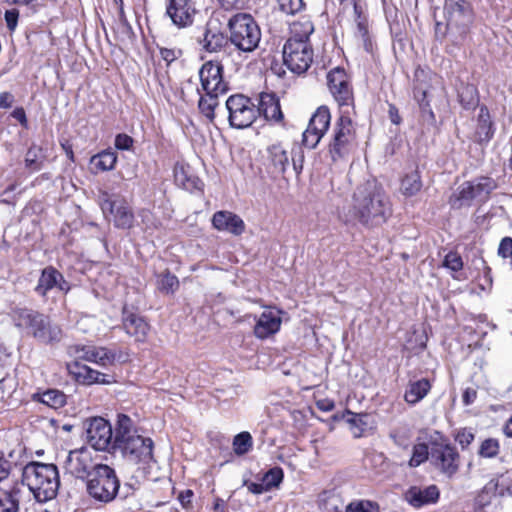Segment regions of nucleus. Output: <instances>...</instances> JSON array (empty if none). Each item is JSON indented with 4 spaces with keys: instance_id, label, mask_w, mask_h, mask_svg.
Returning <instances> with one entry per match:
<instances>
[{
    "instance_id": "f257e3e1",
    "label": "nucleus",
    "mask_w": 512,
    "mask_h": 512,
    "mask_svg": "<svg viewBox=\"0 0 512 512\" xmlns=\"http://www.w3.org/2000/svg\"><path fill=\"white\" fill-rule=\"evenodd\" d=\"M391 215V202L383 187L376 180H367L355 189L346 221H356L367 228H375L386 223Z\"/></svg>"
},
{
    "instance_id": "f03ea898",
    "label": "nucleus",
    "mask_w": 512,
    "mask_h": 512,
    "mask_svg": "<svg viewBox=\"0 0 512 512\" xmlns=\"http://www.w3.org/2000/svg\"><path fill=\"white\" fill-rule=\"evenodd\" d=\"M154 442L138 433L134 421L126 414H118L115 423L114 451L131 464L147 465L154 460Z\"/></svg>"
},
{
    "instance_id": "7ed1b4c3",
    "label": "nucleus",
    "mask_w": 512,
    "mask_h": 512,
    "mask_svg": "<svg viewBox=\"0 0 512 512\" xmlns=\"http://www.w3.org/2000/svg\"><path fill=\"white\" fill-rule=\"evenodd\" d=\"M39 503H46L54 499L58 493L60 479L58 469L54 464L30 462L22 471V482Z\"/></svg>"
},
{
    "instance_id": "20e7f679",
    "label": "nucleus",
    "mask_w": 512,
    "mask_h": 512,
    "mask_svg": "<svg viewBox=\"0 0 512 512\" xmlns=\"http://www.w3.org/2000/svg\"><path fill=\"white\" fill-rule=\"evenodd\" d=\"M14 325L43 344L53 345L61 341L63 332L59 325L39 311L15 308L11 312Z\"/></svg>"
},
{
    "instance_id": "39448f33",
    "label": "nucleus",
    "mask_w": 512,
    "mask_h": 512,
    "mask_svg": "<svg viewBox=\"0 0 512 512\" xmlns=\"http://www.w3.org/2000/svg\"><path fill=\"white\" fill-rule=\"evenodd\" d=\"M120 481L114 468L107 464H97L86 480V491L90 497L100 502H110L117 496Z\"/></svg>"
},
{
    "instance_id": "423d86ee",
    "label": "nucleus",
    "mask_w": 512,
    "mask_h": 512,
    "mask_svg": "<svg viewBox=\"0 0 512 512\" xmlns=\"http://www.w3.org/2000/svg\"><path fill=\"white\" fill-rule=\"evenodd\" d=\"M230 41L243 52L255 50L261 39V31L250 14L238 13L228 22Z\"/></svg>"
},
{
    "instance_id": "0eeeda50",
    "label": "nucleus",
    "mask_w": 512,
    "mask_h": 512,
    "mask_svg": "<svg viewBox=\"0 0 512 512\" xmlns=\"http://www.w3.org/2000/svg\"><path fill=\"white\" fill-rule=\"evenodd\" d=\"M498 187L495 179L480 176L463 182L450 197L449 203L455 209L471 206L473 201L486 202L490 194Z\"/></svg>"
},
{
    "instance_id": "6e6552de",
    "label": "nucleus",
    "mask_w": 512,
    "mask_h": 512,
    "mask_svg": "<svg viewBox=\"0 0 512 512\" xmlns=\"http://www.w3.org/2000/svg\"><path fill=\"white\" fill-rule=\"evenodd\" d=\"M355 141V129L351 118L342 114L334 124L328 153L333 162L344 159L352 150Z\"/></svg>"
},
{
    "instance_id": "1a4fd4ad",
    "label": "nucleus",
    "mask_w": 512,
    "mask_h": 512,
    "mask_svg": "<svg viewBox=\"0 0 512 512\" xmlns=\"http://www.w3.org/2000/svg\"><path fill=\"white\" fill-rule=\"evenodd\" d=\"M283 61L289 70L302 74L313 62V49L310 41L288 39L283 46Z\"/></svg>"
},
{
    "instance_id": "9d476101",
    "label": "nucleus",
    "mask_w": 512,
    "mask_h": 512,
    "mask_svg": "<svg viewBox=\"0 0 512 512\" xmlns=\"http://www.w3.org/2000/svg\"><path fill=\"white\" fill-rule=\"evenodd\" d=\"M226 108L229 112V123L237 129H244L252 125L258 115L254 103L244 95L236 94L230 96L226 101Z\"/></svg>"
},
{
    "instance_id": "9b49d317",
    "label": "nucleus",
    "mask_w": 512,
    "mask_h": 512,
    "mask_svg": "<svg viewBox=\"0 0 512 512\" xmlns=\"http://www.w3.org/2000/svg\"><path fill=\"white\" fill-rule=\"evenodd\" d=\"M430 461L440 473L451 479L460 467V454L451 444H434L430 451Z\"/></svg>"
},
{
    "instance_id": "f8f14e48",
    "label": "nucleus",
    "mask_w": 512,
    "mask_h": 512,
    "mask_svg": "<svg viewBox=\"0 0 512 512\" xmlns=\"http://www.w3.org/2000/svg\"><path fill=\"white\" fill-rule=\"evenodd\" d=\"M114 435L111 424L102 417L92 418L86 428V439L98 451H114Z\"/></svg>"
},
{
    "instance_id": "ddd939ff",
    "label": "nucleus",
    "mask_w": 512,
    "mask_h": 512,
    "mask_svg": "<svg viewBox=\"0 0 512 512\" xmlns=\"http://www.w3.org/2000/svg\"><path fill=\"white\" fill-rule=\"evenodd\" d=\"M166 14L178 28H187L201 17L202 11L195 0H168Z\"/></svg>"
},
{
    "instance_id": "4468645a",
    "label": "nucleus",
    "mask_w": 512,
    "mask_h": 512,
    "mask_svg": "<svg viewBox=\"0 0 512 512\" xmlns=\"http://www.w3.org/2000/svg\"><path fill=\"white\" fill-rule=\"evenodd\" d=\"M201 88L206 95H224L228 92V83L223 79V66L208 61L199 70Z\"/></svg>"
},
{
    "instance_id": "2eb2a0df",
    "label": "nucleus",
    "mask_w": 512,
    "mask_h": 512,
    "mask_svg": "<svg viewBox=\"0 0 512 512\" xmlns=\"http://www.w3.org/2000/svg\"><path fill=\"white\" fill-rule=\"evenodd\" d=\"M98 201L104 213L109 212L113 215V222L116 227L122 229L132 227L134 215L127 203L112 199V195L107 192H101Z\"/></svg>"
},
{
    "instance_id": "dca6fc26",
    "label": "nucleus",
    "mask_w": 512,
    "mask_h": 512,
    "mask_svg": "<svg viewBox=\"0 0 512 512\" xmlns=\"http://www.w3.org/2000/svg\"><path fill=\"white\" fill-rule=\"evenodd\" d=\"M97 464L93 462L91 452L81 448L68 453L64 467L71 475L86 481Z\"/></svg>"
},
{
    "instance_id": "f3484780",
    "label": "nucleus",
    "mask_w": 512,
    "mask_h": 512,
    "mask_svg": "<svg viewBox=\"0 0 512 512\" xmlns=\"http://www.w3.org/2000/svg\"><path fill=\"white\" fill-rule=\"evenodd\" d=\"M77 358L88 362H94L100 366L113 365L116 361L124 362L126 356L122 352L106 347L81 346L76 349Z\"/></svg>"
},
{
    "instance_id": "a211bd4d",
    "label": "nucleus",
    "mask_w": 512,
    "mask_h": 512,
    "mask_svg": "<svg viewBox=\"0 0 512 512\" xmlns=\"http://www.w3.org/2000/svg\"><path fill=\"white\" fill-rule=\"evenodd\" d=\"M54 289L66 294L70 290V284L56 268L47 266L41 272L35 292L42 298H47L48 293Z\"/></svg>"
},
{
    "instance_id": "6ab92c4d",
    "label": "nucleus",
    "mask_w": 512,
    "mask_h": 512,
    "mask_svg": "<svg viewBox=\"0 0 512 512\" xmlns=\"http://www.w3.org/2000/svg\"><path fill=\"white\" fill-rule=\"evenodd\" d=\"M327 81L332 95L340 106H347L352 102V91L344 70L339 68L332 70L327 75Z\"/></svg>"
},
{
    "instance_id": "aec40b11",
    "label": "nucleus",
    "mask_w": 512,
    "mask_h": 512,
    "mask_svg": "<svg viewBox=\"0 0 512 512\" xmlns=\"http://www.w3.org/2000/svg\"><path fill=\"white\" fill-rule=\"evenodd\" d=\"M281 311L267 309L257 318L254 326V335L259 339H266L277 333L281 327Z\"/></svg>"
},
{
    "instance_id": "412c9836",
    "label": "nucleus",
    "mask_w": 512,
    "mask_h": 512,
    "mask_svg": "<svg viewBox=\"0 0 512 512\" xmlns=\"http://www.w3.org/2000/svg\"><path fill=\"white\" fill-rule=\"evenodd\" d=\"M212 225L218 231L231 233L235 236L241 235L245 230L244 221L235 213L230 211H218L212 217Z\"/></svg>"
},
{
    "instance_id": "4be33fe9",
    "label": "nucleus",
    "mask_w": 512,
    "mask_h": 512,
    "mask_svg": "<svg viewBox=\"0 0 512 512\" xmlns=\"http://www.w3.org/2000/svg\"><path fill=\"white\" fill-rule=\"evenodd\" d=\"M267 169L268 172L277 177L285 173L287 167L289 166V156L287 150L282 146V144H272L267 150Z\"/></svg>"
},
{
    "instance_id": "5701e85b",
    "label": "nucleus",
    "mask_w": 512,
    "mask_h": 512,
    "mask_svg": "<svg viewBox=\"0 0 512 512\" xmlns=\"http://www.w3.org/2000/svg\"><path fill=\"white\" fill-rule=\"evenodd\" d=\"M70 371L75 376L76 380L84 385L111 384L114 382L111 375L101 373L87 365H82L78 361H75Z\"/></svg>"
},
{
    "instance_id": "b1692460",
    "label": "nucleus",
    "mask_w": 512,
    "mask_h": 512,
    "mask_svg": "<svg viewBox=\"0 0 512 512\" xmlns=\"http://www.w3.org/2000/svg\"><path fill=\"white\" fill-rule=\"evenodd\" d=\"M438 498L439 489L436 485L425 488L413 486L405 493L407 502L416 508L435 503Z\"/></svg>"
},
{
    "instance_id": "393cba45",
    "label": "nucleus",
    "mask_w": 512,
    "mask_h": 512,
    "mask_svg": "<svg viewBox=\"0 0 512 512\" xmlns=\"http://www.w3.org/2000/svg\"><path fill=\"white\" fill-rule=\"evenodd\" d=\"M25 494L26 489L18 482L9 489L0 491V512H19V504Z\"/></svg>"
},
{
    "instance_id": "a878e982",
    "label": "nucleus",
    "mask_w": 512,
    "mask_h": 512,
    "mask_svg": "<svg viewBox=\"0 0 512 512\" xmlns=\"http://www.w3.org/2000/svg\"><path fill=\"white\" fill-rule=\"evenodd\" d=\"M174 179L177 185L185 190H201L203 183L194 174L193 169L184 163H177L174 167Z\"/></svg>"
},
{
    "instance_id": "bb28decb",
    "label": "nucleus",
    "mask_w": 512,
    "mask_h": 512,
    "mask_svg": "<svg viewBox=\"0 0 512 512\" xmlns=\"http://www.w3.org/2000/svg\"><path fill=\"white\" fill-rule=\"evenodd\" d=\"M256 109L258 114L261 113L269 121L281 122L283 120L279 99L272 93H262Z\"/></svg>"
},
{
    "instance_id": "cd10ccee",
    "label": "nucleus",
    "mask_w": 512,
    "mask_h": 512,
    "mask_svg": "<svg viewBox=\"0 0 512 512\" xmlns=\"http://www.w3.org/2000/svg\"><path fill=\"white\" fill-rule=\"evenodd\" d=\"M123 328L125 332L137 341L143 342L149 332L148 323L139 315L124 311Z\"/></svg>"
},
{
    "instance_id": "c85d7f7f",
    "label": "nucleus",
    "mask_w": 512,
    "mask_h": 512,
    "mask_svg": "<svg viewBox=\"0 0 512 512\" xmlns=\"http://www.w3.org/2000/svg\"><path fill=\"white\" fill-rule=\"evenodd\" d=\"M343 419L350 425V430L354 437H361L364 432L370 428L371 426V416L367 413H353L350 410H346V412L342 416Z\"/></svg>"
},
{
    "instance_id": "c756f323",
    "label": "nucleus",
    "mask_w": 512,
    "mask_h": 512,
    "mask_svg": "<svg viewBox=\"0 0 512 512\" xmlns=\"http://www.w3.org/2000/svg\"><path fill=\"white\" fill-rule=\"evenodd\" d=\"M449 26L465 24L469 20V11L464 2L448 0L445 4Z\"/></svg>"
},
{
    "instance_id": "7c9ffc66",
    "label": "nucleus",
    "mask_w": 512,
    "mask_h": 512,
    "mask_svg": "<svg viewBox=\"0 0 512 512\" xmlns=\"http://www.w3.org/2000/svg\"><path fill=\"white\" fill-rule=\"evenodd\" d=\"M199 43L207 52H217L226 45L227 39L223 33L213 29L211 24L208 23L203 38L199 40Z\"/></svg>"
},
{
    "instance_id": "2f4dec72",
    "label": "nucleus",
    "mask_w": 512,
    "mask_h": 512,
    "mask_svg": "<svg viewBox=\"0 0 512 512\" xmlns=\"http://www.w3.org/2000/svg\"><path fill=\"white\" fill-rule=\"evenodd\" d=\"M430 389L431 384L427 379L410 382L405 391V401L409 404H416L428 394Z\"/></svg>"
},
{
    "instance_id": "473e14b6",
    "label": "nucleus",
    "mask_w": 512,
    "mask_h": 512,
    "mask_svg": "<svg viewBox=\"0 0 512 512\" xmlns=\"http://www.w3.org/2000/svg\"><path fill=\"white\" fill-rule=\"evenodd\" d=\"M494 135L493 122L487 107L482 106L478 115L476 136L479 142H488Z\"/></svg>"
},
{
    "instance_id": "72a5a7b5",
    "label": "nucleus",
    "mask_w": 512,
    "mask_h": 512,
    "mask_svg": "<svg viewBox=\"0 0 512 512\" xmlns=\"http://www.w3.org/2000/svg\"><path fill=\"white\" fill-rule=\"evenodd\" d=\"M117 162V155L113 151L105 150L94 156L90 164L94 172H104L112 170Z\"/></svg>"
},
{
    "instance_id": "f704fd0d",
    "label": "nucleus",
    "mask_w": 512,
    "mask_h": 512,
    "mask_svg": "<svg viewBox=\"0 0 512 512\" xmlns=\"http://www.w3.org/2000/svg\"><path fill=\"white\" fill-rule=\"evenodd\" d=\"M389 437L393 440L395 445L401 448H408L412 438V430L406 423H401L392 428Z\"/></svg>"
},
{
    "instance_id": "c9c22d12",
    "label": "nucleus",
    "mask_w": 512,
    "mask_h": 512,
    "mask_svg": "<svg viewBox=\"0 0 512 512\" xmlns=\"http://www.w3.org/2000/svg\"><path fill=\"white\" fill-rule=\"evenodd\" d=\"M37 398L41 403L53 409L63 407L66 403V395L56 389H49L43 393H39L37 394Z\"/></svg>"
},
{
    "instance_id": "e433bc0d",
    "label": "nucleus",
    "mask_w": 512,
    "mask_h": 512,
    "mask_svg": "<svg viewBox=\"0 0 512 512\" xmlns=\"http://www.w3.org/2000/svg\"><path fill=\"white\" fill-rule=\"evenodd\" d=\"M314 31V25L310 20L296 21L291 25V37L297 41H309Z\"/></svg>"
},
{
    "instance_id": "4c0bfd02",
    "label": "nucleus",
    "mask_w": 512,
    "mask_h": 512,
    "mask_svg": "<svg viewBox=\"0 0 512 512\" xmlns=\"http://www.w3.org/2000/svg\"><path fill=\"white\" fill-rule=\"evenodd\" d=\"M422 188L420 175L417 171L407 174L401 182V192L405 196H414Z\"/></svg>"
},
{
    "instance_id": "58836bf2",
    "label": "nucleus",
    "mask_w": 512,
    "mask_h": 512,
    "mask_svg": "<svg viewBox=\"0 0 512 512\" xmlns=\"http://www.w3.org/2000/svg\"><path fill=\"white\" fill-rule=\"evenodd\" d=\"M44 159L43 150L40 146L32 145L25 156V166L32 170L38 171L42 168Z\"/></svg>"
},
{
    "instance_id": "ea45409f",
    "label": "nucleus",
    "mask_w": 512,
    "mask_h": 512,
    "mask_svg": "<svg viewBox=\"0 0 512 512\" xmlns=\"http://www.w3.org/2000/svg\"><path fill=\"white\" fill-rule=\"evenodd\" d=\"M253 445V439L249 432H241L233 439V451L236 455L242 456L250 451Z\"/></svg>"
},
{
    "instance_id": "a19ab883",
    "label": "nucleus",
    "mask_w": 512,
    "mask_h": 512,
    "mask_svg": "<svg viewBox=\"0 0 512 512\" xmlns=\"http://www.w3.org/2000/svg\"><path fill=\"white\" fill-rule=\"evenodd\" d=\"M330 120L331 115L329 109L326 106H321L312 115L309 123L326 133L330 126Z\"/></svg>"
},
{
    "instance_id": "79ce46f5",
    "label": "nucleus",
    "mask_w": 512,
    "mask_h": 512,
    "mask_svg": "<svg viewBox=\"0 0 512 512\" xmlns=\"http://www.w3.org/2000/svg\"><path fill=\"white\" fill-rule=\"evenodd\" d=\"M220 95H206L201 96L199 99L198 107L201 113L208 118L210 121H213L215 118L214 110L218 105V97Z\"/></svg>"
},
{
    "instance_id": "37998d69",
    "label": "nucleus",
    "mask_w": 512,
    "mask_h": 512,
    "mask_svg": "<svg viewBox=\"0 0 512 512\" xmlns=\"http://www.w3.org/2000/svg\"><path fill=\"white\" fill-rule=\"evenodd\" d=\"M324 135L325 133L322 132L321 129H318L309 123L306 130L303 132L302 143L305 147L314 149L319 144Z\"/></svg>"
},
{
    "instance_id": "c03bdc74",
    "label": "nucleus",
    "mask_w": 512,
    "mask_h": 512,
    "mask_svg": "<svg viewBox=\"0 0 512 512\" xmlns=\"http://www.w3.org/2000/svg\"><path fill=\"white\" fill-rule=\"evenodd\" d=\"M430 457L428 445L419 443L413 446L412 456L409 460L410 467H418Z\"/></svg>"
},
{
    "instance_id": "a18cd8bd",
    "label": "nucleus",
    "mask_w": 512,
    "mask_h": 512,
    "mask_svg": "<svg viewBox=\"0 0 512 512\" xmlns=\"http://www.w3.org/2000/svg\"><path fill=\"white\" fill-rule=\"evenodd\" d=\"M500 444L495 438H487L481 442L478 455L483 458H494L499 454Z\"/></svg>"
},
{
    "instance_id": "49530a36",
    "label": "nucleus",
    "mask_w": 512,
    "mask_h": 512,
    "mask_svg": "<svg viewBox=\"0 0 512 512\" xmlns=\"http://www.w3.org/2000/svg\"><path fill=\"white\" fill-rule=\"evenodd\" d=\"M157 284L160 291L173 293L179 287V280L175 275L166 272L159 276Z\"/></svg>"
},
{
    "instance_id": "de8ad7c7",
    "label": "nucleus",
    "mask_w": 512,
    "mask_h": 512,
    "mask_svg": "<svg viewBox=\"0 0 512 512\" xmlns=\"http://www.w3.org/2000/svg\"><path fill=\"white\" fill-rule=\"evenodd\" d=\"M283 470L280 467H274L268 470L262 477V481L268 490L278 487L283 480Z\"/></svg>"
},
{
    "instance_id": "09e8293b",
    "label": "nucleus",
    "mask_w": 512,
    "mask_h": 512,
    "mask_svg": "<svg viewBox=\"0 0 512 512\" xmlns=\"http://www.w3.org/2000/svg\"><path fill=\"white\" fill-rule=\"evenodd\" d=\"M346 512H379V506L368 500L353 501L347 505Z\"/></svg>"
},
{
    "instance_id": "8fccbe9b",
    "label": "nucleus",
    "mask_w": 512,
    "mask_h": 512,
    "mask_svg": "<svg viewBox=\"0 0 512 512\" xmlns=\"http://www.w3.org/2000/svg\"><path fill=\"white\" fill-rule=\"evenodd\" d=\"M280 10L287 15H295L305 8L304 0H277Z\"/></svg>"
},
{
    "instance_id": "3c124183",
    "label": "nucleus",
    "mask_w": 512,
    "mask_h": 512,
    "mask_svg": "<svg viewBox=\"0 0 512 512\" xmlns=\"http://www.w3.org/2000/svg\"><path fill=\"white\" fill-rule=\"evenodd\" d=\"M460 102L464 108L470 109L477 105L478 98L476 95V89L473 86H467L459 94Z\"/></svg>"
},
{
    "instance_id": "603ef678",
    "label": "nucleus",
    "mask_w": 512,
    "mask_h": 512,
    "mask_svg": "<svg viewBox=\"0 0 512 512\" xmlns=\"http://www.w3.org/2000/svg\"><path fill=\"white\" fill-rule=\"evenodd\" d=\"M498 489V479H491L482 489L481 493L478 496V503L481 506H486L491 503L492 499L487 498L486 496L495 495Z\"/></svg>"
},
{
    "instance_id": "864d4df0",
    "label": "nucleus",
    "mask_w": 512,
    "mask_h": 512,
    "mask_svg": "<svg viewBox=\"0 0 512 512\" xmlns=\"http://www.w3.org/2000/svg\"><path fill=\"white\" fill-rule=\"evenodd\" d=\"M475 434L471 429L461 428L455 434V441L460 445L462 450H466L474 441Z\"/></svg>"
},
{
    "instance_id": "5fc2aeb1",
    "label": "nucleus",
    "mask_w": 512,
    "mask_h": 512,
    "mask_svg": "<svg viewBox=\"0 0 512 512\" xmlns=\"http://www.w3.org/2000/svg\"><path fill=\"white\" fill-rule=\"evenodd\" d=\"M357 23V35L362 39L364 49L367 52L372 50V43L368 36V25L366 19L356 20Z\"/></svg>"
},
{
    "instance_id": "6e6d98bb",
    "label": "nucleus",
    "mask_w": 512,
    "mask_h": 512,
    "mask_svg": "<svg viewBox=\"0 0 512 512\" xmlns=\"http://www.w3.org/2000/svg\"><path fill=\"white\" fill-rule=\"evenodd\" d=\"M443 266L457 272L463 268V261L458 253L449 252L444 258Z\"/></svg>"
},
{
    "instance_id": "4d7b16f0",
    "label": "nucleus",
    "mask_w": 512,
    "mask_h": 512,
    "mask_svg": "<svg viewBox=\"0 0 512 512\" xmlns=\"http://www.w3.org/2000/svg\"><path fill=\"white\" fill-rule=\"evenodd\" d=\"M426 98V92H422V99L419 100V106L421 109V116L423 121L427 122L428 124H434L435 123V115L429 105L428 102H425Z\"/></svg>"
},
{
    "instance_id": "13d9d810",
    "label": "nucleus",
    "mask_w": 512,
    "mask_h": 512,
    "mask_svg": "<svg viewBox=\"0 0 512 512\" xmlns=\"http://www.w3.org/2000/svg\"><path fill=\"white\" fill-rule=\"evenodd\" d=\"M133 138L127 134H118L115 138V147L119 150H130L133 146Z\"/></svg>"
},
{
    "instance_id": "bf43d9fd",
    "label": "nucleus",
    "mask_w": 512,
    "mask_h": 512,
    "mask_svg": "<svg viewBox=\"0 0 512 512\" xmlns=\"http://www.w3.org/2000/svg\"><path fill=\"white\" fill-rule=\"evenodd\" d=\"M498 255L502 258L512 257V238L505 237L501 240L498 247Z\"/></svg>"
},
{
    "instance_id": "052dcab7",
    "label": "nucleus",
    "mask_w": 512,
    "mask_h": 512,
    "mask_svg": "<svg viewBox=\"0 0 512 512\" xmlns=\"http://www.w3.org/2000/svg\"><path fill=\"white\" fill-rule=\"evenodd\" d=\"M19 11L17 9L7 10L5 12V21L7 28L14 31L18 23Z\"/></svg>"
},
{
    "instance_id": "680f3d73",
    "label": "nucleus",
    "mask_w": 512,
    "mask_h": 512,
    "mask_svg": "<svg viewBox=\"0 0 512 512\" xmlns=\"http://www.w3.org/2000/svg\"><path fill=\"white\" fill-rule=\"evenodd\" d=\"M11 463L5 459L4 454L0 452V482L6 480L10 474Z\"/></svg>"
},
{
    "instance_id": "e2e57ef3",
    "label": "nucleus",
    "mask_w": 512,
    "mask_h": 512,
    "mask_svg": "<svg viewBox=\"0 0 512 512\" xmlns=\"http://www.w3.org/2000/svg\"><path fill=\"white\" fill-rule=\"evenodd\" d=\"M244 485L247 486V489L249 490V492L256 494V495H259L266 491H269L263 481L261 483H254V482H249V481L245 480Z\"/></svg>"
},
{
    "instance_id": "0e129e2a",
    "label": "nucleus",
    "mask_w": 512,
    "mask_h": 512,
    "mask_svg": "<svg viewBox=\"0 0 512 512\" xmlns=\"http://www.w3.org/2000/svg\"><path fill=\"white\" fill-rule=\"evenodd\" d=\"M359 1L360 0H341L342 5L353 7L354 14L356 17L355 20L365 19V17H362V10L359 5Z\"/></svg>"
},
{
    "instance_id": "69168bd1",
    "label": "nucleus",
    "mask_w": 512,
    "mask_h": 512,
    "mask_svg": "<svg viewBox=\"0 0 512 512\" xmlns=\"http://www.w3.org/2000/svg\"><path fill=\"white\" fill-rule=\"evenodd\" d=\"M221 7L225 10L239 9L242 8L245 0H218Z\"/></svg>"
},
{
    "instance_id": "338daca9",
    "label": "nucleus",
    "mask_w": 512,
    "mask_h": 512,
    "mask_svg": "<svg viewBox=\"0 0 512 512\" xmlns=\"http://www.w3.org/2000/svg\"><path fill=\"white\" fill-rule=\"evenodd\" d=\"M14 101L13 95L9 92L0 93V108L7 109L12 106Z\"/></svg>"
},
{
    "instance_id": "774afa93",
    "label": "nucleus",
    "mask_w": 512,
    "mask_h": 512,
    "mask_svg": "<svg viewBox=\"0 0 512 512\" xmlns=\"http://www.w3.org/2000/svg\"><path fill=\"white\" fill-rule=\"evenodd\" d=\"M11 116L13 118H15L16 120H18L22 126L27 127V117H26V113L22 107L16 108L12 112Z\"/></svg>"
}]
</instances>
